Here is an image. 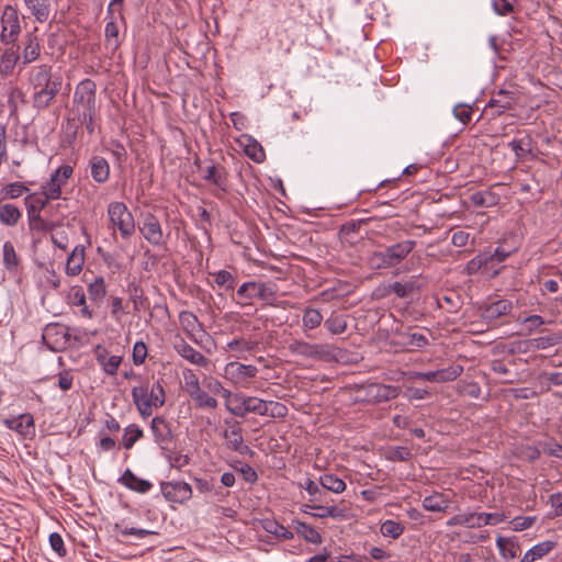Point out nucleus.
<instances>
[{"label":"nucleus","instance_id":"f257e3e1","mask_svg":"<svg viewBox=\"0 0 562 562\" xmlns=\"http://www.w3.org/2000/svg\"><path fill=\"white\" fill-rule=\"evenodd\" d=\"M27 82L32 91V106L40 112L55 102L63 87V77L53 70L52 65L41 64L30 69Z\"/></svg>","mask_w":562,"mask_h":562},{"label":"nucleus","instance_id":"f03ea898","mask_svg":"<svg viewBox=\"0 0 562 562\" xmlns=\"http://www.w3.org/2000/svg\"><path fill=\"white\" fill-rule=\"evenodd\" d=\"M75 116L80 113H97V85L93 80L86 78L81 80L75 89L74 108L71 110Z\"/></svg>","mask_w":562,"mask_h":562},{"label":"nucleus","instance_id":"7ed1b4c3","mask_svg":"<svg viewBox=\"0 0 562 562\" xmlns=\"http://www.w3.org/2000/svg\"><path fill=\"white\" fill-rule=\"evenodd\" d=\"M108 216L112 225L119 229L122 238L130 239L135 234L134 216L124 202H111L108 205Z\"/></svg>","mask_w":562,"mask_h":562},{"label":"nucleus","instance_id":"20e7f679","mask_svg":"<svg viewBox=\"0 0 562 562\" xmlns=\"http://www.w3.org/2000/svg\"><path fill=\"white\" fill-rule=\"evenodd\" d=\"M0 42L3 45L15 44L22 32L20 15L16 8L11 4L4 5L0 18Z\"/></svg>","mask_w":562,"mask_h":562},{"label":"nucleus","instance_id":"39448f33","mask_svg":"<svg viewBox=\"0 0 562 562\" xmlns=\"http://www.w3.org/2000/svg\"><path fill=\"white\" fill-rule=\"evenodd\" d=\"M74 175V168L70 165H61L52 175L47 182L42 184L41 194L52 200H58L63 194V187Z\"/></svg>","mask_w":562,"mask_h":562},{"label":"nucleus","instance_id":"423d86ee","mask_svg":"<svg viewBox=\"0 0 562 562\" xmlns=\"http://www.w3.org/2000/svg\"><path fill=\"white\" fill-rule=\"evenodd\" d=\"M236 294L239 299H259L272 305V302L276 300L277 290L272 283L249 281L243 283Z\"/></svg>","mask_w":562,"mask_h":562},{"label":"nucleus","instance_id":"0eeeda50","mask_svg":"<svg viewBox=\"0 0 562 562\" xmlns=\"http://www.w3.org/2000/svg\"><path fill=\"white\" fill-rule=\"evenodd\" d=\"M138 229L144 239L151 246L158 247L166 244L161 224L155 214L150 212L145 213L138 225Z\"/></svg>","mask_w":562,"mask_h":562},{"label":"nucleus","instance_id":"6e6552de","mask_svg":"<svg viewBox=\"0 0 562 562\" xmlns=\"http://www.w3.org/2000/svg\"><path fill=\"white\" fill-rule=\"evenodd\" d=\"M358 392L363 393L362 401L372 404L387 402L397 397L400 394L398 386L381 383H369L367 385H361L358 389Z\"/></svg>","mask_w":562,"mask_h":562},{"label":"nucleus","instance_id":"1a4fd4ad","mask_svg":"<svg viewBox=\"0 0 562 562\" xmlns=\"http://www.w3.org/2000/svg\"><path fill=\"white\" fill-rule=\"evenodd\" d=\"M228 428L224 430L223 437L228 449L240 454L254 456V451L249 446L244 443L243 428L237 420H225Z\"/></svg>","mask_w":562,"mask_h":562},{"label":"nucleus","instance_id":"9d476101","mask_svg":"<svg viewBox=\"0 0 562 562\" xmlns=\"http://www.w3.org/2000/svg\"><path fill=\"white\" fill-rule=\"evenodd\" d=\"M288 348L296 356L315 360H326L331 355L328 346L326 345L310 344L307 341L296 339L292 340Z\"/></svg>","mask_w":562,"mask_h":562},{"label":"nucleus","instance_id":"9b49d317","mask_svg":"<svg viewBox=\"0 0 562 562\" xmlns=\"http://www.w3.org/2000/svg\"><path fill=\"white\" fill-rule=\"evenodd\" d=\"M392 344L402 349L414 351L423 349L429 345V339L426 335L419 331H414L411 328L398 330L394 334Z\"/></svg>","mask_w":562,"mask_h":562},{"label":"nucleus","instance_id":"f8f14e48","mask_svg":"<svg viewBox=\"0 0 562 562\" xmlns=\"http://www.w3.org/2000/svg\"><path fill=\"white\" fill-rule=\"evenodd\" d=\"M516 104L515 93L506 90H498L487 102L484 112L491 115V119L501 116L505 111L513 110Z\"/></svg>","mask_w":562,"mask_h":562},{"label":"nucleus","instance_id":"ddd939ff","mask_svg":"<svg viewBox=\"0 0 562 562\" xmlns=\"http://www.w3.org/2000/svg\"><path fill=\"white\" fill-rule=\"evenodd\" d=\"M20 46L21 69L36 61L41 56L42 45L35 32H27Z\"/></svg>","mask_w":562,"mask_h":562},{"label":"nucleus","instance_id":"4468645a","mask_svg":"<svg viewBox=\"0 0 562 562\" xmlns=\"http://www.w3.org/2000/svg\"><path fill=\"white\" fill-rule=\"evenodd\" d=\"M160 490L164 497L171 503L183 504L192 497V487L182 481L162 482Z\"/></svg>","mask_w":562,"mask_h":562},{"label":"nucleus","instance_id":"2eb2a0df","mask_svg":"<svg viewBox=\"0 0 562 562\" xmlns=\"http://www.w3.org/2000/svg\"><path fill=\"white\" fill-rule=\"evenodd\" d=\"M514 304L507 299H501L481 307V317L487 324H495L498 319L512 313Z\"/></svg>","mask_w":562,"mask_h":562},{"label":"nucleus","instance_id":"dca6fc26","mask_svg":"<svg viewBox=\"0 0 562 562\" xmlns=\"http://www.w3.org/2000/svg\"><path fill=\"white\" fill-rule=\"evenodd\" d=\"M150 430L155 442L161 449H168L173 441V432L170 423L162 416H155L150 422Z\"/></svg>","mask_w":562,"mask_h":562},{"label":"nucleus","instance_id":"f3484780","mask_svg":"<svg viewBox=\"0 0 562 562\" xmlns=\"http://www.w3.org/2000/svg\"><path fill=\"white\" fill-rule=\"evenodd\" d=\"M268 408V401H263L254 396H246L241 398V403L236 407H228L229 412L236 416L245 417L248 413H255L260 416H266Z\"/></svg>","mask_w":562,"mask_h":562},{"label":"nucleus","instance_id":"a211bd4d","mask_svg":"<svg viewBox=\"0 0 562 562\" xmlns=\"http://www.w3.org/2000/svg\"><path fill=\"white\" fill-rule=\"evenodd\" d=\"M463 372L461 364H451L447 368L439 369L436 371L419 372L417 379L428 382H450L460 376Z\"/></svg>","mask_w":562,"mask_h":562},{"label":"nucleus","instance_id":"6ab92c4d","mask_svg":"<svg viewBox=\"0 0 562 562\" xmlns=\"http://www.w3.org/2000/svg\"><path fill=\"white\" fill-rule=\"evenodd\" d=\"M416 247L415 240H403L384 248L392 268L398 266Z\"/></svg>","mask_w":562,"mask_h":562},{"label":"nucleus","instance_id":"aec40b11","mask_svg":"<svg viewBox=\"0 0 562 562\" xmlns=\"http://www.w3.org/2000/svg\"><path fill=\"white\" fill-rule=\"evenodd\" d=\"M0 56V75L8 77L13 74L15 66L21 67L20 46L7 45Z\"/></svg>","mask_w":562,"mask_h":562},{"label":"nucleus","instance_id":"412c9836","mask_svg":"<svg viewBox=\"0 0 562 562\" xmlns=\"http://www.w3.org/2000/svg\"><path fill=\"white\" fill-rule=\"evenodd\" d=\"M226 373L229 374L236 383H246L257 375L258 369L251 364L231 362L226 366Z\"/></svg>","mask_w":562,"mask_h":562},{"label":"nucleus","instance_id":"4be33fe9","mask_svg":"<svg viewBox=\"0 0 562 562\" xmlns=\"http://www.w3.org/2000/svg\"><path fill=\"white\" fill-rule=\"evenodd\" d=\"M3 266L10 276L16 277L22 270L21 258L11 241H5L2 249Z\"/></svg>","mask_w":562,"mask_h":562},{"label":"nucleus","instance_id":"5701e85b","mask_svg":"<svg viewBox=\"0 0 562 562\" xmlns=\"http://www.w3.org/2000/svg\"><path fill=\"white\" fill-rule=\"evenodd\" d=\"M5 426L26 437L35 431L34 419L31 414H22L18 417L9 418L4 420Z\"/></svg>","mask_w":562,"mask_h":562},{"label":"nucleus","instance_id":"b1692460","mask_svg":"<svg viewBox=\"0 0 562 562\" xmlns=\"http://www.w3.org/2000/svg\"><path fill=\"white\" fill-rule=\"evenodd\" d=\"M90 173L97 183H105L110 178V165L108 160L94 155L89 160Z\"/></svg>","mask_w":562,"mask_h":562},{"label":"nucleus","instance_id":"393cba45","mask_svg":"<svg viewBox=\"0 0 562 562\" xmlns=\"http://www.w3.org/2000/svg\"><path fill=\"white\" fill-rule=\"evenodd\" d=\"M132 400L135 404L137 411L140 416L146 418L151 415L150 404H149V391L146 385H138L132 389Z\"/></svg>","mask_w":562,"mask_h":562},{"label":"nucleus","instance_id":"a878e982","mask_svg":"<svg viewBox=\"0 0 562 562\" xmlns=\"http://www.w3.org/2000/svg\"><path fill=\"white\" fill-rule=\"evenodd\" d=\"M204 180L212 182L222 192L228 189V172L223 166L211 165L206 168Z\"/></svg>","mask_w":562,"mask_h":562},{"label":"nucleus","instance_id":"bb28decb","mask_svg":"<svg viewBox=\"0 0 562 562\" xmlns=\"http://www.w3.org/2000/svg\"><path fill=\"white\" fill-rule=\"evenodd\" d=\"M29 12L38 23H44L49 19L52 4L49 0H23Z\"/></svg>","mask_w":562,"mask_h":562},{"label":"nucleus","instance_id":"cd10ccee","mask_svg":"<svg viewBox=\"0 0 562 562\" xmlns=\"http://www.w3.org/2000/svg\"><path fill=\"white\" fill-rule=\"evenodd\" d=\"M119 483L132 491L143 494L147 493L153 487V484L149 481L137 477L130 469L124 471L122 476L119 479Z\"/></svg>","mask_w":562,"mask_h":562},{"label":"nucleus","instance_id":"c85d7f7f","mask_svg":"<svg viewBox=\"0 0 562 562\" xmlns=\"http://www.w3.org/2000/svg\"><path fill=\"white\" fill-rule=\"evenodd\" d=\"M176 351L184 359H187L189 362L205 367L207 364V358L203 356L200 351L195 350L191 345H189L183 339L175 345Z\"/></svg>","mask_w":562,"mask_h":562},{"label":"nucleus","instance_id":"c756f323","mask_svg":"<svg viewBox=\"0 0 562 562\" xmlns=\"http://www.w3.org/2000/svg\"><path fill=\"white\" fill-rule=\"evenodd\" d=\"M492 256H490V250H485L476 255L470 261H468L465 266V273L468 276H473L479 272L485 273L490 272V263Z\"/></svg>","mask_w":562,"mask_h":562},{"label":"nucleus","instance_id":"7c9ffc66","mask_svg":"<svg viewBox=\"0 0 562 562\" xmlns=\"http://www.w3.org/2000/svg\"><path fill=\"white\" fill-rule=\"evenodd\" d=\"M499 195L492 189H485L482 191L474 192L470 195V201L475 206L492 207L498 204Z\"/></svg>","mask_w":562,"mask_h":562},{"label":"nucleus","instance_id":"2f4dec72","mask_svg":"<svg viewBox=\"0 0 562 562\" xmlns=\"http://www.w3.org/2000/svg\"><path fill=\"white\" fill-rule=\"evenodd\" d=\"M85 263V247L78 245L74 248L72 252L66 262V273L68 276H77L80 273Z\"/></svg>","mask_w":562,"mask_h":562},{"label":"nucleus","instance_id":"473e14b6","mask_svg":"<svg viewBox=\"0 0 562 562\" xmlns=\"http://www.w3.org/2000/svg\"><path fill=\"white\" fill-rule=\"evenodd\" d=\"M450 499L442 493H434L423 499V507L428 512L443 513L449 508Z\"/></svg>","mask_w":562,"mask_h":562},{"label":"nucleus","instance_id":"72a5a7b5","mask_svg":"<svg viewBox=\"0 0 562 562\" xmlns=\"http://www.w3.org/2000/svg\"><path fill=\"white\" fill-rule=\"evenodd\" d=\"M22 213L18 206L11 203L0 201V222L7 226H15L20 221Z\"/></svg>","mask_w":562,"mask_h":562},{"label":"nucleus","instance_id":"f704fd0d","mask_svg":"<svg viewBox=\"0 0 562 562\" xmlns=\"http://www.w3.org/2000/svg\"><path fill=\"white\" fill-rule=\"evenodd\" d=\"M496 546L499 550V554L506 560L515 559L520 552V546L517 541L502 536L497 537Z\"/></svg>","mask_w":562,"mask_h":562},{"label":"nucleus","instance_id":"c9c22d12","mask_svg":"<svg viewBox=\"0 0 562 562\" xmlns=\"http://www.w3.org/2000/svg\"><path fill=\"white\" fill-rule=\"evenodd\" d=\"M307 508L316 509V513H313L312 515L317 518H344L345 517V510L341 508H338L337 506H323V505H303L302 512L308 513Z\"/></svg>","mask_w":562,"mask_h":562},{"label":"nucleus","instance_id":"e433bc0d","mask_svg":"<svg viewBox=\"0 0 562 562\" xmlns=\"http://www.w3.org/2000/svg\"><path fill=\"white\" fill-rule=\"evenodd\" d=\"M69 304L80 306V314L86 318H92L93 313L86 304V294L81 286H74L68 295Z\"/></svg>","mask_w":562,"mask_h":562},{"label":"nucleus","instance_id":"4c0bfd02","mask_svg":"<svg viewBox=\"0 0 562 562\" xmlns=\"http://www.w3.org/2000/svg\"><path fill=\"white\" fill-rule=\"evenodd\" d=\"M293 527L294 530L307 542L313 544L322 543V536L314 527L299 520L293 521Z\"/></svg>","mask_w":562,"mask_h":562},{"label":"nucleus","instance_id":"58836bf2","mask_svg":"<svg viewBox=\"0 0 562 562\" xmlns=\"http://www.w3.org/2000/svg\"><path fill=\"white\" fill-rule=\"evenodd\" d=\"M49 201H52V199H48L45 195L41 196L37 193L29 194L24 199L27 214H41V211L48 205Z\"/></svg>","mask_w":562,"mask_h":562},{"label":"nucleus","instance_id":"ea45409f","mask_svg":"<svg viewBox=\"0 0 562 562\" xmlns=\"http://www.w3.org/2000/svg\"><path fill=\"white\" fill-rule=\"evenodd\" d=\"M179 322L182 329L188 334L190 338H193L194 331L199 327L202 329V324L199 322L195 314L189 311H182L179 314Z\"/></svg>","mask_w":562,"mask_h":562},{"label":"nucleus","instance_id":"a19ab883","mask_svg":"<svg viewBox=\"0 0 562 562\" xmlns=\"http://www.w3.org/2000/svg\"><path fill=\"white\" fill-rule=\"evenodd\" d=\"M367 222H368L367 218L350 220V221L346 222L339 228L340 239L352 244L353 243L352 235L358 234L360 231V227L363 224H367Z\"/></svg>","mask_w":562,"mask_h":562},{"label":"nucleus","instance_id":"79ce46f5","mask_svg":"<svg viewBox=\"0 0 562 562\" xmlns=\"http://www.w3.org/2000/svg\"><path fill=\"white\" fill-rule=\"evenodd\" d=\"M319 483L323 488L339 494L346 490V483L335 474L325 473L319 476Z\"/></svg>","mask_w":562,"mask_h":562},{"label":"nucleus","instance_id":"37998d69","mask_svg":"<svg viewBox=\"0 0 562 562\" xmlns=\"http://www.w3.org/2000/svg\"><path fill=\"white\" fill-rule=\"evenodd\" d=\"M262 528L271 533L274 535L278 539H292L293 532L290 531L288 528L279 524L277 520L273 519H265L262 521Z\"/></svg>","mask_w":562,"mask_h":562},{"label":"nucleus","instance_id":"c03bdc74","mask_svg":"<svg viewBox=\"0 0 562 562\" xmlns=\"http://www.w3.org/2000/svg\"><path fill=\"white\" fill-rule=\"evenodd\" d=\"M143 436H144V431L137 425H135V424L128 425L124 429L122 445L125 449L130 450L133 448V446L135 445V442L137 440L143 438Z\"/></svg>","mask_w":562,"mask_h":562},{"label":"nucleus","instance_id":"a18cd8bd","mask_svg":"<svg viewBox=\"0 0 562 562\" xmlns=\"http://www.w3.org/2000/svg\"><path fill=\"white\" fill-rule=\"evenodd\" d=\"M165 402H166L165 389L162 386L161 381L157 380L153 384L150 392H149L150 409L153 411V408H159V407L164 406Z\"/></svg>","mask_w":562,"mask_h":562},{"label":"nucleus","instance_id":"49530a36","mask_svg":"<svg viewBox=\"0 0 562 562\" xmlns=\"http://www.w3.org/2000/svg\"><path fill=\"white\" fill-rule=\"evenodd\" d=\"M476 513L458 514L449 518L446 522L448 527L465 526L468 528H477Z\"/></svg>","mask_w":562,"mask_h":562},{"label":"nucleus","instance_id":"de8ad7c7","mask_svg":"<svg viewBox=\"0 0 562 562\" xmlns=\"http://www.w3.org/2000/svg\"><path fill=\"white\" fill-rule=\"evenodd\" d=\"M88 294L91 301L101 302L106 294V286L103 277H97L88 285Z\"/></svg>","mask_w":562,"mask_h":562},{"label":"nucleus","instance_id":"09e8293b","mask_svg":"<svg viewBox=\"0 0 562 562\" xmlns=\"http://www.w3.org/2000/svg\"><path fill=\"white\" fill-rule=\"evenodd\" d=\"M27 221L32 232L46 233L55 227L54 223L45 221L41 214H27Z\"/></svg>","mask_w":562,"mask_h":562},{"label":"nucleus","instance_id":"8fccbe9b","mask_svg":"<svg viewBox=\"0 0 562 562\" xmlns=\"http://www.w3.org/2000/svg\"><path fill=\"white\" fill-rule=\"evenodd\" d=\"M323 322V315L316 308H305L302 317V324L305 329L317 328Z\"/></svg>","mask_w":562,"mask_h":562},{"label":"nucleus","instance_id":"3c124183","mask_svg":"<svg viewBox=\"0 0 562 562\" xmlns=\"http://www.w3.org/2000/svg\"><path fill=\"white\" fill-rule=\"evenodd\" d=\"M105 43L108 47H111V49L114 52L120 47V40H119V26L116 22L113 20L109 21L105 25Z\"/></svg>","mask_w":562,"mask_h":562},{"label":"nucleus","instance_id":"603ef678","mask_svg":"<svg viewBox=\"0 0 562 562\" xmlns=\"http://www.w3.org/2000/svg\"><path fill=\"white\" fill-rule=\"evenodd\" d=\"M324 326L333 335H339L347 329V321L342 315H331L325 321Z\"/></svg>","mask_w":562,"mask_h":562},{"label":"nucleus","instance_id":"864d4df0","mask_svg":"<svg viewBox=\"0 0 562 562\" xmlns=\"http://www.w3.org/2000/svg\"><path fill=\"white\" fill-rule=\"evenodd\" d=\"M508 146L515 153L517 159H522L527 154L531 153V138L513 139Z\"/></svg>","mask_w":562,"mask_h":562},{"label":"nucleus","instance_id":"5fc2aeb1","mask_svg":"<svg viewBox=\"0 0 562 562\" xmlns=\"http://www.w3.org/2000/svg\"><path fill=\"white\" fill-rule=\"evenodd\" d=\"M405 530V527L402 522L395 520H385L380 528L381 533L384 537H390L392 539H397Z\"/></svg>","mask_w":562,"mask_h":562},{"label":"nucleus","instance_id":"6e6d98bb","mask_svg":"<svg viewBox=\"0 0 562 562\" xmlns=\"http://www.w3.org/2000/svg\"><path fill=\"white\" fill-rule=\"evenodd\" d=\"M29 188L22 182H11L1 189L3 199H18L27 192Z\"/></svg>","mask_w":562,"mask_h":562},{"label":"nucleus","instance_id":"4d7b16f0","mask_svg":"<svg viewBox=\"0 0 562 562\" xmlns=\"http://www.w3.org/2000/svg\"><path fill=\"white\" fill-rule=\"evenodd\" d=\"M114 530L119 533H121L123 537L134 536L137 539H144L147 536L154 535V531L143 529V528H134V527H126L122 524H115Z\"/></svg>","mask_w":562,"mask_h":562},{"label":"nucleus","instance_id":"13d9d810","mask_svg":"<svg viewBox=\"0 0 562 562\" xmlns=\"http://www.w3.org/2000/svg\"><path fill=\"white\" fill-rule=\"evenodd\" d=\"M557 546L558 543L555 541L547 540L535 544L532 548L529 549V551L530 554H532V557L537 561L549 554Z\"/></svg>","mask_w":562,"mask_h":562},{"label":"nucleus","instance_id":"bf43d9fd","mask_svg":"<svg viewBox=\"0 0 562 562\" xmlns=\"http://www.w3.org/2000/svg\"><path fill=\"white\" fill-rule=\"evenodd\" d=\"M300 487L306 490L311 503L316 504L323 501L324 493L313 480L306 479L304 483L300 484Z\"/></svg>","mask_w":562,"mask_h":562},{"label":"nucleus","instance_id":"052dcab7","mask_svg":"<svg viewBox=\"0 0 562 562\" xmlns=\"http://www.w3.org/2000/svg\"><path fill=\"white\" fill-rule=\"evenodd\" d=\"M560 342V336L557 334L533 338L529 341L530 346L537 350H543Z\"/></svg>","mask_w":562,"mask_h":562},{"label":"nucleus","instance_id":"680f3d73","mask_svg":"<svg viewBox=\"0 0 562 562\" xmlns=\"http://www.w3.org/2000/svg\"><path fill=\"white\" fill-rule=\"evenodd\" d=\"M98 360L100 364L103 367L105 373L110 375H114L117 372L120 363L122 361V357L120 356H111L105 360V357L101 353L98 355Z\"/></svg>","mask_w":562,"mask_h":562},{"label":"nucleus","instance_id":"e2e57ef3","mask_svg":"<svg viewBox=\"0 0 562 562\" xmlns=\"http://www.w3.org/2000/svg\"><path fill=\"white\" fill-rule=\"evenodd\" d=\"M195 405L200 408H216L217 407V401L216 398L210 396L206 392L200 390L195 392L193 395L190 396Z\"/></svg>","mask_w":562,"mask_h":562},{"label":"nucleus","instance_id":"0e129e2a","mask_svg":"<svg viewBox=\"0 0 562 562\" xmlns=\"http://www.w3.org/2000/svg\"><path fill=\"white\" fill-rule=\"evenodd\" d=\"M213 276L215 277V283L225 290H233L236 285V279L227 270H220L213 273Z\"/></svg>","mask_w":562,"mask_h":562},{"label":"nucleus","instance_id":"69168bd1","mask_svg":"<svg viewBox=\"0 0 562 562\" xmlns=\"http://www.w3.org/2000/svg\"><path fill=\"white\" fill-rule=\"evenodd\" d=\"M369 263L373 269H390L392 268L391 263H389L387 256L383 250L373 251L369 257Z\"/></svg>","mask_w":562,"mask_h":562},{"label":"nucleus","instance_id":"338daca9","mask_svg":"<svg viewBox=\"0 0 562 562\" xmlns=\"http://www.w3.org/2000/svg\"><path fill=\"white\" fill-rule=\"evenodd\" d=\"M194 484H195L196 490L200 493H214L215 495L221 494V487L215 486V480L213 477H211V479L195 477Z\"/></svg>","mask_w":562,"mask_h":562},{"label":"nucleus","instance_id":"774afa93","mask_svg":"<svg viewBox=\"0 0 562 562\" xmlns=\"http://www.w3.org/2000/svg\"><path fill=\"white\" fill-rule=\"evenodd\" d=\"M413 289H414V286H413V283H411V282L402 283V282L396 281L392 284H389L387 293H394L397 297L404 299V297L409 296Z\"/></svg>","mask_w":562,"mask_h":562}]
</instances>
